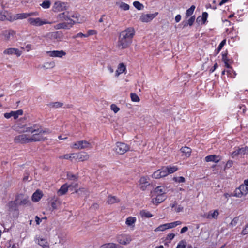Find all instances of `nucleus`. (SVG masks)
I'll return each mask as SVG.
<instances>
[{
    "instance_id": "f257e3e1",
    "label": "nucleus",
    "mask_w": 248,
    "mask_h": 248,
    "mask_svg": "<svg viewBox=\"0 0 248 248\" xmlns=\"http://www.w3.org/2000/svg\"><path fill=\"white\" fill-rule=\"evenodd\" d=\"M13 128L19 133H25L15 137L14 142L16 143L25 144L43 141L46 139V136L51 133L49 129H43L37 124H22L17 123L13 126Z\"/></svg>"
},
{
    "instance_id": "f03ea898",
    "label": "nucleus",
    "mask_w": 248,
    "mask_h": 248,
    "mask_svg": "<svg viewBox=\"0 0 248 248\" xmlns=\"http://www.w3.org/2000/svg\"><path fill=\"white\" fill-rule=\"evenodd\" d=\"M135 33V30L132 27L123 31L119 34L116 44L117 48L120 50L128 48L132 42Z\"/></svg>"
},
{
    "instance_id": "7ed1b4c3",
    "label": "nucleus",
    "mask_w": 248,
    "mask_h": 248,
    "mask_svg": "<svg viewBox=\"0 0 248 248\" xmlns=\"http://www.w3.org/2000/svg\"><path fill=\"white\" fill-rule=\"evenodd\" d=\"M167 191V188L164 186H158L155 187L152 192L153 198L152 202L153 204L158 205L163 202L166 198L165 194Z\"/></svg>"
},
{
    "instance_id": "20e7f679",
    "label": "nucleus",
    "mask_w": 248,
    "mask_h": 248,
    "mask_svg": "<svg viewBox=\"0 0 248 248\" xmlns=\"http://www.w3.org/2000/svg\"><path fill=\"white\" fill-rule=\"evenodd\" d=\"M70 147L75 150L91 149L92 148L90 142L85 140L77 141L70 145Z\"/></svg>"
},
{
    "instance_id": "39448f33",
    "label": "nucleus",
    "mask_w": 248,
    "mask_h": 248,
    "mask_svg": "<svg viewBox=\"0 0 248 248\" xmlns=\"http://www.w3.org/2000/svg\"><path fill=\"white\" fill-rule=\"evenodd\" d=\"M130 149L129 146L123 142H118L115 144L113 150L117 154L123 155Z\"/></svg>"
},
{
    "instance_id": "423d86ee",
    "label": "nucleus",
    "mask_w": 248,
    "mask_h": 248,
    "mask_svg": "<svg viewBox=\"0 0 248 248\" xmlns=\"http://www.w3.org/2000/svg\"><path fill=\"white\" fill-rule=\"evenodd\" d=\"M27 21L30 25L34 26H41L45 24L52 23V22H49L46 19H43L39 17H30L28 19Z\"/></svg>"
},
{
    "instance_id": "0eeeda50",
    "label": "nucleus",
    "mask_w": 248,
    "mask_h": 248,
    "mask_svg": "<svg viewBox=\"0 0 248 248\" xmlns=\"http://www.w3.org/2000/svg\"><path fill=\"white\" fill-rule=\"evenodd\" d=\"M248 193V187L245 185H241L239 187L236 188L234 191L233 196L241 198Z\"/></svg>"
},
{
    "instance_id": "6e6552de",
    "label": "nucleus",
    "mask_w": 248,
    "mask_h": 248,
    "mask_svg": "<svg viewBox=\"0 0 248 248\" xmlns=\"http://www.w3.org/2000/svg\"><path fill=\"white\" fill-rule=\"evenodd\" d=\"M157 15V12L153 14H142L140 17V20L142 22H149L155 18Z\"/></svg>"
},
{
    "instance_id": "1a4fd4ad",
    "label": "nucleus",
    "mask_w": 248,
    "mask_h": 248,
    "mask_svg": "<svg viewBox=\"0 0 248 248\" xmlns=\"http://www.w3.org/2000/svg\"><path fill=\"white\" fill-rule=\"evenodd\" d=\"M117 241L120 244L127 245L131 242L132 238L128 234H122L118 236Z\"/></svg>"
},
{
    "instance_id": "9d476101",
    "label": "nucleus",
    "mask_w": 248,
    "mask_h": 248,
    "mask_svg": "<svg viewBox=\"0 0 248 248\" xmlns=\"http://www.w3.org/2000/svg\"><path fill=\"white\" fill-rule=\"evenodd\" d=\"M38 15L36 12L24 13L16 14L14 17V20L24 19L31 16H36Z\"/></svg>"
},
{
    "instance_id": "9b49d317",
    "label": "nucleus",
    "mask_w": 248,
    "mask_h": 248,
    "mask_svg": "<svg viewBox=\"0 0 248 248\" xmlns=\"http://www.w3.org/2000/svg\"><path fill=\"white\" fill-rule=\"evenodd\" d=\"M23 111L22 109H19L16 111H11L9 113H5L4 117L6 119H9L13 117L14 119H16L19 116L22 115Z\"/></svg>"
},
{
    "instance_id": "f8f14e48",
    "label": "nucleus",
    "mask_w": 248,
    "mask_h": 248,
    "mask_svg": "<svg viewBox=\"0 0 248 248\" xmlns=\"http://www.w3.org/2000/svg\"><path fill=\"white\" fill-rule=\"evenodd\" d=\"M219 215V211L218 210H211L209 212L205 213L203 215V217L208 219H217Z\"/></svg>"
},
{
    "instance_id": "ddd939ff",
    "label": "nucleus",
    "mask_w": 248,
    "mask_h": 248,
    "mask_svg": "<svg viewBox=\"0 0 248 248\" xmlns=\"http://www.w3.org/2000/svg\"><path fill=\"white\" fill-rule=\"evenodd\" d=\"M78 186L77 184H75L74 185H70L68 186L67 184H65L61 186V188L58 191V194L59 195L62 196L65 194L68 191V188H76Z\"/></svg>"
},
{
    "instance_id": "4468645a",
    "label": "nucleus",
    "mask_w": 248,
    "mask_h": 248,
    "mask_svg": "<svg viewBox=\"0 0 248 248\" xmlns=\"http://www.w3.org/2000/svg\"><path fill=\"white\" fill-rule=\"evenodd\" d=\"M76 23L75 21L73 20H71V22L68 23H61L56 25L54 26V28L56 30L61 29H69L71 28L73 25Z\"/></svg>"
},
{
    "instance_id": "2eb2a0df",
    "label": "nucleus",
    "mask_w": 248,
    "mask_h": 248,
    "mask_svg": "<svg viewBox=\"0 0 248 248\" xmlns=\"http://www.w3.org/2000/svg\"><path fill=\"white\" fill-rule=\"evenodd\" d=\"M4 55H15L17 57H19L22 54V51L16 48H8L3 51Z\"/></svg>"
},
{
    "instance_id": "dca6fc26",
    "label": "nucleus",
    "mask_w": 248,
    "mask_h": 248,
    "mask_svg": "<svg viewBox=\"0 0 248 248\" xmlns=\"http://www.w3.org/2000/svg\"><path fill=\"white\" fill-rule=\"evenodd\" d=\"M15 32L13 31L6 30L1 32L0 36L3 40L8 41L11 39V37L13 36Z\"/></svg>"
},
{
    "instance_id": "f3484780",
    "label": "nucleus",
    "mask_w": 248,
    "mask_h": 248,
    "mask_svg": "<svg viewBox=\"0 0 248 248\" xmlns=\"http://www.w3.org/2000/svg\"><path fill=\"white\" fill-rule=\"evenodd\" d=\"M66 3L60 1H57L54 4L52 9L55 12H60L65 9Z\"/></svg>"
},
{
    "instance_id": "a211bd4d",
    "label": "nucleus",
    "mask_w": 248,
    "mask_h": 248,
    "mask_svg": "<svg viewBox=\"0 0 248 248\" xmlns=\"http://www.w3.org/2000/svg\"><path fill=\"white\" fill-rule=\"evenodd\" d=\"M49 56L51 57L62 58L66 55V52L63 50H53L46 52Z\"/></svg>"
},
{
    "instance_id": "6ab92c4d",
    "label": "nucleus",
    "mask_w": 248,
    "mask_h": 248,
    "mask_svg": "<svg viewBox=\"0 0 248 248\" xmlns=\"http://www.w3.org/2000/svg\"><path fill=\"white\" fill-rule=\"evenodd\" d=\"M136 220L135 217H129L126 219L125 224L128 228L133 230L135 228Z\"/></svg>"
},
{
    "instance_id": "aec40b11",
    "label": "nucleus",
    "mask_w": 248,
    "mask_h": 248,
    "mask_svg": "<svg viewBox=\"0 0 248 248\" xmlns=\"http://www.w3.org/2000/svg\"><path fill=\"white\" fill-rule=\"evenodd\" d=\"M47 37L51 39L60 40L62 37V33L60 31H55L48 33Z\"/></svg>"
},
{
    "instance_id": "412c9836",
    "label": "nucleus",
    "mask_w": 248,
    "mask_h": 248,
    "mask_svg": "<svg viewBox=\"0 0 248 248\" xmlns=\"http://www.w3.org/2000/svg\"><path fill=\"white\" fill-rule=\"evenodd\" d=\"M148 178L146 177H142L140 180V188L142 190H145L146 187L149 185Z\"/></svg>"
},
{
    "instance_id": "4be33fe9",
    "label": "nucleus",
    "mask_w": 248,
    "mask_h": 248,
    "mask_svg": "<svg viewBox=\"0 0 248 248\" xmlns=\"http://www.w3.org/2000/svg\"><path fill=\"white\" fill-rule=\"evenodd\" d=\"M89 155L86 152L76 154V159H78L80 161H86L89 159Z\"/></svg>"
},
{
    "instance_id": "5701e85b",
    "label": "nucleus",
    "mask_w": 248,
    "mask_h": 248,
    "mask_svg": "<svg viewBox=\"0 0 248 248\" xmlns=\"http://www.w3.org/2000/svg\"><path fill=\"white\" fill-rule=\"evenodd\" d=\"M36 242L43 248H49V244L47 240L46 239L42 237H39L36 239Z\"/></svg>"
},
{
    "instance_id": "b1692460",
    "label": "nucleus",
    "mask_w": 248,
    "mask_h": 248,
    "mask_svg": "<svg viewBox=\"0 0 248 248\" xmlns=\"http://www.w3.org/2000/svg\"><path fill=\"white\" fill-rule=\"evenodd\" d=\"M43 193L39 190H37L32 195L31 199L33 202H37L42 197Z\"/></svg>"
},
{
    "instance_id": "393cba45",
    "label": "nucleus",
    "mask_w": 248,
    "mask_h": 248,
    "mask_svg": "<svg viewBox=\"0 0 248 248\" xmlns=\"http://www.w3.org/2000/svg\"><path fill=\"white\" fill-rule=\"evenodd\" d=\"M220 159L221 158L219 156H217L215 155L207 156L205 158V160L207 162H214L215 163H218V162H219Z\"/></svg>"
},
{
    "instance_id": "a878e982",
    "label": "nucleus",
    "mask_w": 248,
    "mask_h": 248,
    "mask_svg": "<svg viewBox=\"0 0 248 248\" xmlns=\"http://www.w3.org/2000/svg\"><path fill=\"white\" fill-rule=\"evenodd\" d=\"M126 71V66L123 63H120L117 67V69L116 70L115 72V76L118 77H119L121 74L124 72Z\"/></svg>"
},
{
    "instance_id": "bb28decb",
    "label": "nucleus",
    "mask_w": 248,
    "mask_h": 248,
    "mask_svg": "<svg viewBox=\"0 0 248 248\" xmlns=\"http://www.w3.org/2000/svg\"><path fill=\"white\" fill-rule=\"evenodd\" d=\"M55 67V62L53 61L47 62L44 63L41 66V68L44 70H47L53 68Z\"/></svg>"
},
{
    "instance_id": "cd10ccee",
    "label": "nucleus",
    "mask_w": 248,
    "mask_h": 248,
    "mask_svg": "<svg viewBox=\"0 0 248 248\" xmlns=\"http://www.w3.org/2000/svg\"><path fill=\"white\" fill-rule=\"evenodd\" d=\"M19 200L20 201H18V203L20 205H26L29 202L28 197L22 195L18 196L17 200Z\"/></svg>"
},
{
    "instance_id": "c85d7f7f",
    "label": "nucleus",
    "mask_w": 248,
    "mask_h": 248,
    "mask_svg": "<svg viewBox=\"0 0 248 248\" xmlns=\"http://www.w3.org/2000/svg\"><path fill=\"white\" fill-rule=\"evenodd\" d=\"M181 151L183 153V155L186 157H189L191 155V150L188 147H183L181 148Z\"/></svg>"
},
{
    "instance_id": "c756f323",
    "label": "nucleus",
    "mask_w": 248,
    "mask_h": 248,
    "mask_svg": "<svg viewBox=\"0 0 248 248\" xmlns=\"http://www.w3.org/2000/svg\"><path fill=\"white\" fill-rule=\"evenodd\" d=\"M59 16L62 20L69 21V22H71V20L72 19L70 18L69 12H65L61 13L59 14Z\"/></svg>"
},
{
    "instance_id": "7c9ffc66",
    "label": "nucleus",
    "mask_w": 248,
    "mask_h": 248,
    "mask_svg": "<svg viewBox=\"0 0 248 248\" xmlns=\"http://www.w3.org/2000/svg\"><path fill=\"white\" fill-rule=\"evenodd\" d=\"M116 4L122 10L127 11L129 9L130 6L128 4L122 2L118 1L116 3Z\"/></svg>"
},
{
    "instance_id": "2f4dec72",
    "label": "nucleus",
    "mask_w": 248,
    "mask_h": 248,
    "mask_svg": "<svg viewBox=\"0 0 248 248\" xmlns=\"http://www.w3.org/2000/svg\"><path fill=\"white\" fill-rule=\"evenodd\" d=\"M75 192L79 196H86L88 194V190L84 187L79 188L76 190Z\"/></svg>"
},
{
    "instance_id": "473e14b6",
    "label": "nucleus",
    "mask_w": 248,
    "mask_h": 248,
    "mask_svg": "<svg viewBox=\"0 0 248 248\" xmlns=\"http://www.w3.org/2000/svg\"><path fill=\"white\" fill-rule=\"evenodd\" d=\"M208 17V13L207 12H203L202 16H199L197 18V22H200L201 20H202L201 24H204L206 21Z\"/></svg>"
},
{
    "instance_id": "72a5a7b5",
    "label": "nucleus",
    "mask_w": 248,
    "mask_h": 248,
    "mask_svg": "<svg viewBox=\"0 0 248 248\" xmlns=\"http://www.w3.org/2000/svg\"><path fill=\"white\" fill-rule=\"evenodd\" d=\"M182 224L180 221H176L171 223H166L167 229H172Z\"/></svg>"
},
{
    "instance_id": "f704fd0d",
    "label": "nucleus",
    "mask_w": 248,
    "mask_h": 248,
    "mask_svg": "<svg viewBox=\"0 0 248 248\" xmlns=\"http://www.w3.org/2000/svg\"><path fill=\"white\" fill-rule=\"evenodd\" d=\"M118 202L119 200L116 197L110 196L108 197L107 202L109 204H112Z\"/></svg>"
},
{
    "instance_id": "c9c22d12",
    "label": "nucleus",
    "mask_w": 248,
    "mask_h": 248,
    "mask_svg": "<svg viewBox=\"0 0 248 248\" xmlns=\"http://www.w3.org/2000/svg\"><path fill=\"white\" fill-rule=\"evenodd\" d=\"M76 153H72L70 154H66L64 155L63 156H60V158L62 159H71L72 158H76Z\"/></svg>"
},
{
    "instance_id": "e433bc0d",
    "label": "nucleus",
    "mask_w": 248,
    "mask_h": 248,
    "mask_svg": "<svg viewBox=\"0 0 248 248\" xmlns=\"http://www.w3.org/2000/svg\"><path fill=\"white\" fill-rule=\"evenodd\" d=\"M130 98L131 101L134 102H139L140 101V98L138 95L135 93H130Z\"/></svg>"
},
{
    "instance_id": "4c0bfd02",
    "label": "nucleus",
    "mask_w": 248,
    "mask_h": 248,
    "mask_svg": "<svg viewBox=\"0 0 248 248\" xmlns=\"http://www.w3.org/2000/svg\"><path fill=\"white\" fill-rule=\"evenodd\" d=\"M166 226H167L166 223L164 224L160 225L158 227L156 228L154 230V231L155 232L164 231L166 230H167V227Z\"/></svg>"
},
{
    "instance_id": "58836bf2",
    "label": "nucleus",
    "mask_w": 248,
    "mask_h": 248,
    "mask_svg": "<svg viewBox=\"0 0 248 248\" xmlns=\"http://www.w3.org/2000/svg\"><path fill=\"white\" fill-rule=\"evenodd\" d=\"M49 106L51 108H59L63 106V103L60 102H55L50 103Z\"/></svg>"
},
{
    "instance_id": "ea45409f",
    "label": "nucleus",
    "mask_w": 248,
    "mask_h": 248,
    "mask_svg": "<svg viewBox=\"0 0 248 248\" xmlns=\"http://www.w3.org/2000/svg\"><path fill=\"white\" fill-rule=\"evenodd\" d=\"M140 215L142 217L150 218L153 217V215L150 212L146 211H142Z\"/></svg>"
},
{
    "instance_id": "a19ab883",
    "label": "nucleus",
    "mask_w": 248,
    "mask_h": 248,
    "mask_svg": "<svg viewBox=\"0 0 248 248\" xmlns=\"http://www.w3.org/2000/svg\"><path fill=\"white\" fill-rule=\"evenodd\" d=\"M51 2L48 0L44 1L40 5L44 9H48L50 7Z\"/></svg>"
},
{
    "instance_id": "79ce46f5",
    "label": "nucleus",
    "mask_w": 248,
    "mask_h": 248,
    "mask_svg": "<svg viewBox=\"0 0 248 248\" xmlns=\"http://www.w3.org/2000/svg\"><path fill=\"white\" fill-rule=\"evenodd\" d=\"M195 9V6L194 5H192L188 9L186 10V16H191Z\"/></svg>"
},
{
    "instance_id": "37998d69",
    "label": "nucleus",
    "mask_w": 248,
    "mask_h": 248,
    "mask_svg": "<svg viewBox=\"0 0 248 248\" xmlns=\"http://www.w3.org/2000/svg\"><path fill=\"white\" fill-rule=\"evenodd\" d=\"M133 5L136 9H137L139 10H142L144 7V6L142 4L140 3L139 1H134L133 2Z\"/></svg>"
},
{
    "instance_id": "c03bdc74",
    "label": "nucleus",
    "mask_w": 248,
    "mask_h": 248,
    "mask_svg": "<svg viewBox=\"0 0 248 248\" xmlns=\"http://www.w3.org/2000/svg\"><path fill=\"white\" fill-rule=\"evenodd\" d=\"M159 170L161 173V177H165L168 175L167 167H163L160 170Z\"/></svg>"
},
{
    "instance_id": "a18cd8bd",
    "label": "nucleus",
    "mask_w": 248,
    "mask_h": 248,
    "mask_svg": "<svg viewBox=\"0 0 248 248\" xmlns=\"http://www.w3.org/2000/svg\"><path fill=\"white\" fill-rule=\"evenodd\" d=\"M195 20V16H192L190 17V18L188 20L187 22H186L184 24V27L186 26L187 25L189 26H192Z\"/></svg>"
},
{
    "instance_id": "49530a36",
    "label": "nucleus",
    "mask_w": 248,
    "mask_h": 248,
    "mask_svg": "<svg viewBox=\"0 0 248 248\" xmlns=\"http://www.w3.org/2000/svg\"><path fill=\"white\" fill-rule=\"evenodd\" d=\"M239 154H241L240 148H235V150L231 153V156L234 158Z\"/></svg>"
},
{
    "instance_id": "de8ad7c7",
    "label": "nucleus",
    "mask_w": 248,
    "mask_h": 248,
    "mask_svg": "<svg viewBox=\"0 0 248 248\" xmlns=\"http://www.w3.org/2000/svg\"><path fill=\"white\" fill-rule=\"evenodd\" d=\"M186 242L185 240H181L178 243L176 248H186Z\"/></svg>"
},
{
    "instance_id": "09e8293b",
    "label": "nucleus",
    "mask_w": 248,
    "mask_h": 248,
    "mask_svg": "<svg viewBox=\"0 0 248 248\" xmlns=\"http://www.w3.org/2000/svg\"><path fill=\"white\" fill-rule=\"evenodd\" d=\"M152 177L155 179H159L162 178L159 170L154 172L152 174Z\"/></svg>"
},
{
    "instance_id": "8fccbe9b",
    "label": "nucleus",
    "mask_w": 248,
    "mask_h": 248,
    "mask_svg": "<svg viewBox=\"0 0 248 248\" xmlns=\"http://www.w3.org/2000/svg\"><path fill=\"white\" fill-rule=\"evenodd\" d=\"M166 167L167 168V171L168 172V174L172 173L177 170V168L175 166Z\"/></svg>"
},
{
    "instance_id": "3c124183",
    "label": "nucleus",
    "mask_w": 248,
    "mask_h": 248,
    "mask_svg": "<svg viewBox=\"0 0 248 248\" xmlns=\"http://www.w3.org/2000/svg\"><path fill=\"white\" fill-rule=\"evenodd\" d=\"M110 109L112 111H113L115 113H117L120 109V108L117 107V106L114 104L111 105Z\"/></svg>"
},
{
    "instance_id": "603ef678",
    "label": "nucleus",
    "mask_w": 248,
    "mask_h": 248,
    "mask_svg": "<svg viewBox=\"0 0 248 248\" xmlns=\"http://www.w3.org/2000/svg\"><path fill=\"white\" fill-rule=\"evenodd\" d=\"M229 69L226 71V72L227 73V74L228 76L232 77V78H234L236 74L235 72L233 71V69L230 68Z\"/></svg>"
},
{
    "instance_id": "864d4df0",
    "label": "nucleus",
    "mask_w": 248,
    "mask_h": 248,
    "mask_svg": "<svg viewBox=\"0 0 248 248\" xmlns=\"http://www.w3.org/2000/svg\"><path fill=\"white\" fill-rule=\"evenodd\" d=\"M239 221V217H235L230 223V226L234 227L236 225Z\"/></svg>"
},
{
    "instance_id": "5fc2aeb1",
    "label": "nucleus",
    "mask_w": 248,
    "mask_h": 248,
    "mask_svg": "<svg viewBox=\"0 0 248 248\" xmlns=\"http://www.w3.org/2000/svg\"><path fill=\"white\" fill-rule=\"evenodd\" d=\"M67 179L70 180H77L78 179L77 177L75 175L69 172L67 173Z\"/></svg>"
},
{
    "instance_id": "6e6d98bb",
    "label": "nucleus",
    "mask_w": 248,
    "mask_h": 248,
    "mask_svg": "<svg viewBox=\"0 0 248 248\" xmlns=\"http://www.w3.org/2000/svg\"><path fill=\"white\" fill-rule=\"evenodd\" d=\"M173 179L175 182L178 183H184L185 181V178L182 176L174 177Z\"/></svg>"
},
{
    "instance_id": "4d7b16f0",
    "label": "nucleus",
    "mask_w": 248,
    "mask_h": 248,
    "mask_svg": "<svg viewBox=\"0 0 248 248\" xmlns=\"http://www.w3.org/2000/svg\"><path fill=\"white\" fill-rule=\"evenodd\" d=\"M225 44H226V39H224L223 41H222L221 42V43H220V44L218 47L217 50V53H218L219 52V51L221 50V49H222V48L225 45Z\"/></svg>"
},
{
    "instance_id": "13d9d810",
    "label": "nucleus",
    "mask_w": 248,
    "mask_h": 248,
    "mask_svg": "<svg viewBox=\"0 0 248 248\" xmlns=\"http://www.w3.org/2000/svg\"><path fill=\"white\" fill-rule=\"evenodd\" d=\"M241 154L243 155L248 154V146L240 148Z\"/></svg>"
},
{
    "instance_id": "bf43d9fd",
    "label": "nucleus",
    "mask_w": 248,
    "mask_h": 248,
    "mask_svg": "<svg viewBox=\"0 0 248 248\" xmlns=\"http://www.w3.org/2000/svg\"><path fill=\"white\" fill-rule=\"evenodd\" d=\"M241 234L242 235H246L247 234H248V223L243 229L241 232Z\"/></svg>"
},
{
    "instance_id": "052dcab7",
    "label": "nucleus",
    "mask_w": 248,
    "mask_h": 248,
    "mask_svg": "<svg viewBox=\"0 0 248 248\" xmlns=\"http://www.w3.org/2000/svg\"><path fill=\"white\" fill-rule=\"evenodd\" d=\"M233 165V161L232 160H228L225 166V169H228L231 168Z\"/></svg>"
},
{
    "instance_id": "680f3d73",
    "label": "nucleus",
    "mask_w": 248,
    "mask_h": 248,
    "mask_svg": "<svg viewBox=\"0 0 248 248\" xmlns=\"http://www.w3.org/2000/svg\"><path fill=\"white\" fill-rule=\"evenodd\" d=\"M89 35L84 34L82 33H78L76 34L75 36L73 37L74 38H78V37H87Z\"/></svg>"
},
{
    "instance_id": "e2e57ef3",
    "label": "nucleus",
    "mask_w": 248,
    "mask_h": 248,
    "mask_svg": "<svg viewBox=\"0 0 248 248\" xmlns=\"http://www.w3.org/2000/svg\"><path fill=\"white\" fill-rule=\"evenodd\" d=\"M59 204V202L57 200L53 201L51 203V206L53 209H56L57 208L58 204Z\"/></svg>"
},
{
    "instance_id": "0e129e2a",
    "label": "nucleus",
    "mask_w": 248,
    "mask_h": 248,
    "mask_svg": "<svg viewBox=\"0 0 248 248\" xmlns=\"http://www.w3.org/2000/svg\"><path fill=\"white\" fill-rule=\"evenodd\" d=\"M175 236V235L174 233H169L167 236V239L171 240L174 238Z\"/></svg>"
},
{
    "instance_id": "69168bd1",
    "label": "nucleus",
    "mask_w": 248,
    "mask_h": 248,
    "mask_svg": "<svg viewBox=\"0 0 248 248\" xmlns=\"http://www.w3.org/2000/svg\"><path fill=\"white\" fill-rule=\"evenodd\" d=\"M183 210V207L180 205L175 207V211L176 212H182Z\"/></svg>"
},
{
    "instance_id": "338daca9",
    "label": "nucleus",
    "mask_w": 248,
    "mask_h": 248,
    "mask_svg": "<svg viewBox=\"0 0 248 248\" xmlns=\"http://www.w3.org/2000/svg\"><path fill=\"white\" fill-rule=\"evenodd\" d=\"M35 222L36 223V224L39 225L40 224V223L41 222L43 218H40V217H39L38 216H36L35 217Z\"/></svg>"
},
{
    "instance_id": "774afa93",
    "label": "nucleus",
    "mask_w": 248,
    "mask_h": 248,
    "mask_svg": "<svg viewBox=\"0 0 248 248\" xmlns=\"http://www.w3.org/2000/svg\"><path fill=\"white\" fill-rule=\"evenodd\" d=\"M181 19V16L180 15H177L175 17V21L178 23L179 22Z\"/></svg>"
}]
</instances>
